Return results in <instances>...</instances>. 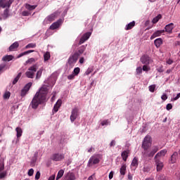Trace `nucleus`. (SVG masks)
<instances>
[{
	"label": "nucleus",
	"mask_w": 180,
	"mask_h": 180,
	"mask_svg": "<svg viewBox=\"0 0 180 180\" xmlns=\"http://www.w3.org/2000/svg\"><path fill=\"white\" fill-rule=\"evenodd\" d=\"M47 94H49V89L46 86L41 87L35 95L34 96L30 106L32 109H37L39 105H43L47 102Z\"/></svg>",
	"instance_id": "obj_1"
},
{
	"label": "nucleus",
	"mask_w": 180,
	"mask_h": 180,
	"mask_svg": "<svg viewBox=\"0 0 180 180\" xmlns=\"http://www.w3.org/2000/svg\"><path fill=\"white\" fill-rule=\"evenodd\" d=\"M78 58H79V53L78 52H75L74 54L71 55L68 60V64L70 67H74L78 61Z\"/></svg>",
	"instance_id": "obj_2"
},
{
	"label": "nucleus",
	"mask_w": 180,
	"mask_h": 180,
	"mask_svg": "<svg viewBox=\"0 0 180 180\" xmlns=\"http://www.w3.org/2000/svg\"><path fill=\"white\" fill-rule=\"evenodd\" d=\"M37 71V65H34L28 68V71L25 72L27 78H34V73Z\"/></svg>",
	"instance_id": "obj_3"
},
{
	"label": "nucleus",
	"mask_w": 180,
	"mask_h": 180,
	"mask_svg": "<svg viewBox=\"0 0 180 180\" xmlns=\"http://www.w3.org/2000/svg\"><path fill=\"white\" fill-rule=\"evenodd\" d=\"M140 61L142 63V64L149 65V64H151V63H153V59H151V58L149 57L148 55H143L141 57Z\"/></svg>",
	"instance_id": "obj_4"
},
{
	"label": "nucleus",
	"mask_w": 180,
	"mask_h": 180,
	"mask_svg": "<svg viewBox=\"0 0 180 180\" xmlns=\"http://www.w3.org/2000/svg\"><path fill=\"white\" fill-rule=\"evenodd\" d=\"M12 4H13V0H0V8H11Z\"/></svg>",
	"instance_id": "obj_5"
},
{
	"label": "nucleus",
	"mask_w": 180,
	"mask_h": 180,
	"mask_svg": "<svg viewBox=\"0 0 180 180\" xmlns=\"http://www.w3.org/2000/svg\"><path fill=\"white\" fill-rule=\"evenodd\" d=\"M92 34L91 32H86L84 34L82 35V37L80 38V40L79 41V46H81V44H84L89 37H91V35Z\"/></svg>",
	"instance_id": "obj_6"
},
{
	"label": "nucleus",
	"mask_w": 180,
	"mask_h": 180,
	"mask_svg": "<svg viewBox=\"0 0 180 180\" xmlns=\"http://www.w3.org/2000/svg\"><path fill=\"white\" fill-rule=\"evenodd\" d=\"M99 158L95 157V156H91L88 162V167H92V165H95L96 164H99L100 162Z\"/></svg>",
	"instance_id": "obj_7"
},
{
	"label": "nucleus",
	"mask_w": 180,
	"mask_h": 180,
	"mask_svg": "<svg viewBox=\"0 0 180 180\" xmlns=\"http://www.w3.org/2000/svg\"><path fill=\"white\" fill-rule=\"evenodd\" d=\"M32 82H29L28 84H27L24 86V88L21 90L20 96H26V94H27V92H29V90L30 89V88H32Z\"/></svg>",
	"instance_id": "obj_8"
},
{
	"label": "nucleus",
	"mask_w": 180,
	"mask_h": 180,
	"mask_svg": "<svg viewBox=\"0 0 180 180\" xmlns=\"http://www.w3.org/2000/svg\"><path fill=\"white\" fill-rule=\"evenodd\" d=\"M51 159L53 161H61V160H64V154L63 153H54L52 155Z\"/></svg>",
	"instance_id": "obj_9"
},
{
	"label": "nucleus",
	"mask_w": 180,
	"mask_h": 180,
	"mask_svg": "<svg viewBox=\"0 0 180 180\" xmlns=\"http://www.w3.org/2000/svg\"><path fill=\"white\" fill-rule=\"evenodd\" d=\"M78 112H79V110L77 108H74L72 110V113L70 115V120L72 122H75V120L77 119V117H78Z\"/></svg>",
	"instance_id": "obj_10"
},
{
	"label": "nucleus",
	"mask_w": 180,
	"mask_h": 180,
	"mask_svg": "<svg viewBox=\"0 0 180 180\" xmlns=\"http://www.w3.org/2000/svg\"><path fill=\"white\" fill-rule=\"evenodd\" d=\"M162 33H165V30H158L155 32L150 37V40H153L155 37H160Z\"/></svg>",
	"instance_id": "obj_11"
},
{
	"label": "nucleus",
	"mask_w": 180,
	"mask_h": 180,
	"mask_svg": "<svg viewBox=\"0 0 180 180\" xmlns=\"http://www.w3.org/2000/svg\"><path fill=\"white\" fill-rule=\"evenodd\" d=\"M129 154H130V150L127 149L126 150H123L121 153V157L123 160V161H124V162H126V161H127V158H129Z\"/></svg>",
	"instance_id": "obj_12"
},
{
	"label": "nucleus",
	"mask_w": 180,
	"mask_h": 180,
	"mask_svg": "<svg viewBox=\"0 0 180 180\" xmlns=\"http://www.w3.org/2000/svg\"><path fill=\"white\" fill-rule=\"evenodd\" d=\"M167 149H163V150H160L155 155V160H158V158H160V157H165V155L167 154Z\"/></svg>",
	"instance_id": "obj_13"
},
{
	"label": "nucleus",
	"mask_w": 180,
	"mask_h": 180,
	"mask_svg": "<svg viewBox=\"0 0 180 180\" xmlns=\"http://www.w3.org/2000/svg\"><path fill=\"white\" fill-rule=\"evenodd\" d=\"M155 161L157 167V171H161V169H162L164 167V163L160 162V159H155Z\"/></svg>",
	"instance_id": "obj_14"
},
{
	"label": "nucleus",
	"mask_w": 180,
	"mask_h": 180,
	"mask_svg": "<svg viewBox=\"0 0 180 180\" xmlns=\"http://www.w3.org/2000/svg\"><path fill=\"white\" fill-rule=\"evenodd\" d=\"M56 19H57V13H52L46 18V20L47 22H54V20H56Z\"/></svg>",
	"instance_id": "obj_15"
},
{
	"label": "nucleus",
	"mask_w": 180,
	"mask_h": 180,
	"mask_svg": "<svg viewBox=\"0 0 180 180\" xmlns=\"http://www.w3.org/2000/svg\"><path fill=\"white\" fill-rule=\"evenodd\" d=\"M18 47H19V42L15 41L9 46L8 51H15V50H18Z\"/></svg>",
	"instance_id": "obj_16"
},
{
	"label": "nucleus",
	"mask_w": 180,
	"mask_h": 180,
	"mask_svg": "<svg viewBox=\"0 0 180 180\" xmlns=\"http://www.w3.org/2000/svg\"><path fill=\"white\" fill-rule=\"evenodd\" d=\"M165 32H167V33H172V30H174V23L171 22L168 25H167L165 27Z\"/></svg>",
	"instance_id": "obj_17"
},
{
	"label": "nucleus",
	"mask_w": 180,
	"mask_h": 180,
	"mask_svg": "<svg viewBox=\"0 0 180 180\" xmlns=\"http://www.w3.org/2000/svg\"><path fill=\"white\" fill-rule=\"evenodd\" d=\"M62 103L63 101L61 99H58L53 107V110L55 112H58V109H60V108L61 107Z\"/></svg>",
	"instance_id": "obj_18"
},
{
	"label": "nucleus",
	"mask_w": 180,
	"mask_h": 180,
	"mask_svg": "<svg viewBox=\"0 0 180 180\" xmlns=\"http://www.w3.org/2000/svg\"><path fill=\"white\" fill-rule=\"evenodd\" d=\"M65 180H75V174L72 172L68 173Z\"/></svg>",
	"instance_id": "obj_19"
},
{
	"label": "nucleus",
	"mask_w": 180,
	"mask_h": 180,
	"mask_svg": "<svg viewBox=\"0 0 180 180\" xmlns=\"http://www.w3.org/2000/svg\"><path fill=\"white\" fill-rule=\"evenodd\" d=\"M135 26H136V22L132 21L126 25L125 30H131V28L134 27Z\"/></svg>",
	"instance_id": "obj_20"
},
{
	"label": "nucleus",
	"mask_w": 180,
	"mask_h": 180,
	"mask_svg": "<svg viewBox=\"0 0 180 180\" xmlns=\"http://www.w3.org/2000/svg\"><path fill=\"white\" fill-rule=\"evenodd\" d=\"M178 157V152H174L171 156V162L172 164H175L176 162V158Z\"/></svg>",
	"instance_id": "obj_21"
},
{
	"label": "nucleus",
	"mask_w": 180,
	"mask_h": 180,
	"mask_svg": "<svg viewBox=\"0 0 180 180\" xmlns=\"http://www.w3.org/2000/svg\"><path fill=\"white\" fill-rule=\"evenodd\" d=\"M59 27H60V21H57V22H53L50 26V29H51V30H56V29H58Z\"/></svg>",
	"instance_id": "obj_22"
},
{
	"label": "nucleus",
	"mask_w": 180,
	"mask_h": 180,
	"mask_svg": "<svg viewBox=\"0 0 180 180\" xmlns=\"http://www.w3.org/2000/svg\"><path fill=\"white\" fill-rule=\"evenodd\" d=\"M154 44L155 46V47H157V49H158V47H160V46H161V44H162V39L161 38H158L154 41Z\"/></svg>",
	"instance_id": "obj_23"
},
{
	"label": "nucleus",
	"mask_w": 180,
	"mask_h": 180,
	"mask_svg": "<svg viewBox=\"0 0 180 180\" xmlns=\"http://www.w3.org/2000/svg\"><path fill=\"white\" fill-rule=\"evenodd\" d=\"M150 146H151V143L149 142H146V141H143L142 143V148H143V150L145 151H147L148 150V148H150Z\"/></svg>",
	"instance_id": "obj_24"
},
{
	"label": "nucleus",
	"mask_w": 180,
	"mask_h": 180,
	"mask_svg": "<svg viewBox=\"0 0 180 180\" xmlns=\"http://www.w3.org/2000/svg\"><path fill=\"white\" fill-rule=\"evenodd\" d=\"M131 165V167H134L135 168H137V167H139V158H137L136 157L134 158Z\"/></svg>",
	"instance_id": "obj_25"
},
{
	"label": "nucleus",
	"mask_w": 180,
	"mask_h": 180,
	"mask_svg": "<svg viewBox=\"0 0 180 180\" xmlns=\"http://www.w3.org/2000/svg\"><path fill=\"white\" fill-rule=\"evenodd\" d=\"M12 60H13V56L12 55H6L2 58L3 61H12Z\"/></svg>",
	"instance_id": "obj_26"
},
{
	"label": "nucleus",
	"mask_w": 180,
	"mask_h": 180,
	"mask_svg": "<svg viewBox=\"0 0 180 180\" xmlns=\"http://www.w3.org/2000/svg\"><path fill=\"white\" fill-rule=\"evenodd\" d=\"M34 50H29V51H25V52H22L21 53H20L17 58H20V57H23V56H26L27 54H30V53H34Z\"/></svg>",
	"instance_id": "obj_27"
},
{
	"label": "nucleus",
	"mask_w": 180,
	"mask_h": 180,
	"mask_svg": "<svg viewBox=\"0 0 180 180\" xmlns=\"http://www.w3.org/2000/svg\"><path fill=\"white\" fill-rule=\"evenodd\" d=\"M15 131L17 133V138L19 139L20 137H22V134L23 133V131L22 130V128L20 127H17L15 129Z\"/></svg>",
	"instance_id": "obj_28"
},
{
	"label": "nucleus",
	"mask_w": 180,
	"mask_h": 180,
	"mask_svg": "<svg viewBox=\"0 0 180 180\" xmlns=\"http://www.w3.org/2000/svg\"><path fill=\"white\" fill-rule=\"evenodd\" d=\"M9 13V10H8V8H6V10H4V15H2V18L0 17V20H2V19H7V18L9 17V15H8Z\"/></svg>",
	"instance_id": "obj_29"
},
{
	"label": "nucleus",
	"mask_w": 180,
	"mask_h": 180,
	"mask_svg": "<svg viewBox=\"0 0 180 180\" xmlns=\"http://www.w3.org/2000/svg\"><path fill=\"white\" fill-rule=\"evenodd\" d=\"M25 8L26 9H27L28 11H34V9H36V8H37V5H34L32 6L30 4H26L25 5Z\"/></svg>",
	"instance_id": "obj_30"
},
{
	"label": "nucleus",
	"mask_w": 180,
	"mask_h": 180,
	"mask_svg": "<svg viewBox=\"0 0 180 180\" xmlns=\"http://www.w3.org/2000/svg\"><path fill=\"white\" fill-rule=\"evenodd\" d=\"M64 175V169H60L58 171L56 180L60 179V178H63V176Z\"/></svg>",
	"instance_id": "obj_31"
},
{
	"label": "nucleus",
	"mask_w": 180,
	"mask_h": 180,
	"mask_svg": "<svg viewBox=\"0 0 180 180\" xmlns=\"http://www.w3.org/2000/svg\"><path fill=\"white\" fill-rule=\"evenodd\" d=\"M51 57V56L50 55V52L46 51L44 54V61H49V60H50V58Z\"/></svg>",
	"instance_id": "obj_32"
},
{
	"label": "nucleus",
	"mask_w": 180,
	"mask_h": 180,
	"mask_svg": "<svg viewBox=\"0 0 180 180\" xmlns=\"http://www.w3.org/2000/svg\"><path fill=\"white\" fill-rule=\"evenodd\" d=\"M86 49V46H82L77 52L76 53H78V54H79V56H81V54H84V51H85V50Z\"/></svg>",
	"instance_id": "obj_33"
},
{
	"label": "nucleus",
	"mask_w": 180,
	"mask_h": 180,
	"mask_svg": "<svg viewBox=\"0 0 180 180\" xmlns=\"http://www.w3.org/2000/svg\"><path fill=\"white\" fill-rule=\"evenodd\" d=\"M21 77H22V72H19L16 76V77L13 79V84L15 85L16 83H18V81H19Z\"/></svg>",
	"instance_id": "obj_34"
},
{
	"label": "nucleus",
	"mask_w": 180,
	"mask_h": 180,
	"mask_svg": "<svg viewBox=\"0 0 180 180\" xmlns=\"http://www.w3.org/2000/svg\"><path fill=\"white\" fill-rule=\"evenodd\" d=\"M21 77H22V72H19L16 76V77L13 79V84L15 85L16 83H18V81H19Z\"/></svg>",
	"instance_id": "obj_35"
},
{
	"label": "nucleus",
	"mask_w": 180,
	"mask_h": 180,
	"mask_svg": "<svg viewBox=\"0 0 180 180\" xmlns=\"http://www.w3.org/2000/svg\"><path fill=\"white\" fill-rule=\"evenodd\" d=\"M21 77H22V72H19L16 76V77L13 79V84L15 85L16 83H18V81H19Z\"/></svg>",
	"instance_id": "obj_36"
},
{
	"label": "nucleus",
	"mask_w": 180,
	"mask_h": 180,
	"mask_svg": "<svg viewBox=\"0 0 180 180\" xmlns=\"http://www.w3.org/2000/svg\"><path fill=\"white\" fill-rule=\"evenodd\" d=\"M161 18H162V15L161 14L158 15L156 17H155L152 22L153 24L158 23V20H160V19H161Z\"/></svg>",
	"instance_id": "obj_37"
},
{
	"label": "nucleus",
	"mask_w": 180,
	"mask_h": 180,
	"mask_svg": "<svg viewBox=\"0 0 180 180\" xmlns=\"http://www.w3.org/2000/svg\"><path fill=\"white\" fill-rule=\"evenodd\" d=\"M120 172L121 174V175H126V165H123L120 169Z\"/></svg>",
	"instance_id": "obj_38"
},
{
	"label": "nucleus",
	"mask_w": 180,
	"mask_h": 180,
	"mask_svg": "<svg viewBox=\"0 0 180 180\" xmlns=\"http://www.w3.org/2000/svg\"><path fill=\"white\" fill-rule=\"evenodd\" d=\"M41 74H43V69H39L37 72L36 79H40Z\"/></svg>",
	"instance_id": "obj_39"
},
{
	"label": "nucleus",
	"mask_w": 180,
	"mask_h": 180,
	"mask_svg": "<svg viewBox=\"0 0 180 180\" xmlns=\"http://www.w3.org/2000/svg\"><path fill=\"white\" fill-rule=\"evenodd\" d=\"M155 155V153L153 152L152 150H150V152H146L144 153V155H146V157H154V155Z\"/></svg>",
	"instance_id": "obj_40"
},
{
	"label": "nucleus",
	"mask_w": 180,
	"mask_h": 180,
	"mask_svg": "<svg viewBox=\"0 0 180 180\" xmlns=\"http://www.w3.org/2000/svg\"><path fill=\"white\" fill-rule=\"evenodd\" d=\"M155 155V153L153 152L152 150H150V152H146L144 153V155H146V157H154V155Z\"/></svg>",
	"instance_id": "obj_41"
},
{
	"label": "nucleus",
	"mask_w": 180,
	"mask_h": 180,
	"mask_svg": "<svg viewBox=\"0 0 180 180\" xmlns=\"http://www.w3.org/2000/svg\"><path fill=\"white\" fill-rule=\"evenodd\" d=\"M155 155V153L153 152L152 150H150V152H146L144 153V155H146V157H154V155Z\"/></svg>",
	"instance_id": "obj_42"
},
{
	"label": "nucleus",
	"mask_w": 180,
	"mask_h": 180,
	"mask_svg": "<svg viewBox=\"0 0 180 180\" xmlns=\"http://www.w3.org/2000/svg\"><path fill=\"white\" fill-rule=\"evenodd\" d=\"M37 160V152L34 154V158H33V159L32 160V162H31V166L32 167H33V165H34L33 164H34V162H36Z\"/></svg>",
	"instance_id": "obj_43"
},
{
	"label": "nucleus",
	"mask_w": 180,
	"mask_h": 180,
	"mask_svg": "<svg viewBox=\"0 0 180 180\" xmlns=\"http://www.w3.org/2000/svg\"><path fill=\"white\" fill-rule=\"evenodd\" d=\"M81 71V69L79 68H75L72 72V73L77 76L78 74H79V72Z\"/></svg>",
	"instance_id": "obj_44"
},
{
	"label": "nucleus",
	"mask_w": 180,
	"mask_h": 180,
	"mask_svg": "<svg viewBox=\"0 0 180 180\" xmlns=\"http://www.w3.org/2000/svg\"><path fill=\"white\" fill-rule=\"evenodd\" d=\"M143 141L146 142V143H151V136L150 135L146 136L144 138Z\"/></svg>",
	"instance_id": "obj_45"
},
{
	"label": "nucleus",
	"mask_w": 180,
	"mask_h": 180,
	"mask_svg": "<svg viewBox=\"0 0 180 180\" xmlns=\"http://www.w3.org/2000/svg\"><path fill=\"white\" fill-rule=\"evenodd\" d=\"M35 47H36V44L30 43L25 46V49H34Z\"/></svg>",
	"instance_id": "obj_46"
},
{
	"label": "nucleus",
	"mask_w": 180,
	"mask_h": 180,
	"mask_svg": "<svg viewBox=\"0 0 180 180\" xmlns=\"http://www.w3.org/2000/svg\"><path fill=\"white\" fill-rule=\"evenodd\" d=\"M9 98H11V92L7 91L4 94V99H9Z\"/></svg>",
	"instance_id": "obj_47"
},
{
	"label": "nucleus",
	"mask_w": 180,
	"mask_h": 180,
	"mask_svg": "<svg viewBox=\"0 0 180 180\" xmlns=\"http://www.w3.org/2000/svg\"><path fill=\"white\" fill-rule=\"evenodd\" d=\"M149 91L150 92H154L155 91V84H152L150 86H149Z\"/></svg>",
	"instance_id": "obj_48"
},
{
	"label": "nucleus",
	"mask_w": 180,
	"mask_h": 180,
	"mask_svg": "<svg viewBox=\"0 0 180 180\" xmlns=\"http://www.w3.org/2000/svg\"><path fill=\"white\" fill-rule=\"evenodd\" d=\"M142 70H143V71L148 72V71H150V67L148 66V65H144L143 66V69Z\"/></svg>",
	"instance_id": "obj_49"
},
{
	"label": "nucleus",
	"mask_w": 180,
	"mask_h": 180,
	"mask_svg": "<svg viewBox=\"0 0 180 180\" xmlns=\"http://www.w3.org/2000/svg\"><path fill=\"white\" fill-rule=\"evenodd\" d=\"M143 72V68L141 67H139L136 68V74L139 75Z\"/></svg>",
	"instance_id": "obj_50"
},
{
	"label": "nucleus",
	"mask_w": 180,
	"mask_h": 180,
	"mask_svg": "<svg viewBox=\"0 0 180 180\" xmlns=\"http://www.w3.org/2000/svg\"><path fill=\"white\" fill-rule=\"evenodd\" d=\"M33 174H34V169H30L28 170L29 176H33Z\"/></svg>",
	"instance_id": "obj_51"
},
{
	"label": "nucleus",
	"mask_w": 180,
	"mask_h": 180,
	"mask_svg": "<svg viewBox=\"0 0 180 180\" xmlns=\"http://www.w3.org/2000/svg\"><path fill=\"white\" fill-rule=\"evenodd\" d=\"M34 61H35L34 58H31L26 61V64H32V63H34Z\"/></svg>",
	"instance_id": "obj_52"
},
{
	"label": "nucleus",
	"mask_w": 180,
	"mask_h": 180,
	"mask_svg": "<svg viewBox=\"0 0 180 180\" xmlns=\"http://www.w3.org/2000/svg\"><path fill=\"white\" fill-rule=\"evenodd\" d=\"M6 176V172L0 173V179H2Z\"/></svg>",
	"instance_id": "obj_53"
},
{
	"label": "nucleus",
	"mask_w": 180,
	"mask_h": 180,
	"mask_svg": "<svg viewBox=\"0 0 180 180\" xmlns=\"http://www.w3.org/2000/svg\"><path fill=\"white\" fill-rule=\"evenodd\" d=\"M4 168H5V166L4 163L2 162V161L0 160V172L1 171H4Z\"/></svg>",
	"instance_id": "obj_54"
},
{
	"label": "nucleus",
	"mask_w": 180,
	"mask_h": 180,
	"mask_svg": "<svg viewBox=\"0 0 180 180\" xmlns=\"http://www.w3.org/2000/svg\"><path fill=\"white\" fill-rule=\"evenodd\" d=\"M151 150L155 154L158 151V146H153Z\"/></svg>",
	"instance_id": "obj_55"
},
{
	"label": "nucleus",
	"mask_w": 180,
	"mask_h": 180,
	"mask_svg": "<svg viewBox=\"0 0 180 180\" xmlns=\"http://www.w3.org/2000/svg\"><path fill=\"white\" fill-rule=\"evenodd\" d=\"M180 98V93H179L176 97L172 98V102H174V101H178V99Z\"/></svg>",
	"instance_id": "obj_56"
},
{
	"label": "nucleus",
	"mask_w": 180,
	"mask_h": 180,
	"mask_svg": "<svg viewBox=\"0 0 180 180\" xmlns=\"http://www.w3.org/2000/svg\"><path fill=\"white\" fill-rule=\"evenodd\" d=\"M166 109L167 110H171V109H172V104L168 103L166 106Z\"/></svg>",
	"instance_id": "obj_57"
},
{
	"label": "nucleus",
	"mask_w": 180,
	"mask_h": 180,
	"mask_svg": "<svg viewBox=\"0 0 180 180\" xmlns=\"http://www.w3.org/2000/svg\"><path fill=\"white\" fill-rule=\"evenodd\" d=\"M40 172H37L36 174H35V179L38 180L40 179Z\"/></svg>",
	"instance_id": "obj_58"
},
{
	"label": "nucleus",
	"mask_w": 180,
	"mask_h": 180,
	"mask_svg": "<svg viewBox=\"0 0 180 180\" xmlns=\"http://www.w3.org/2000/svg\"><path fill=\"white\" fill-rule=\"evenodd\" d=\"M75 78V75H74V73L68 76V79H74Z\"/></svg>",
	"instance_id": "obj_59"
},
{
	"label": "nucleus",
	"mask_w": 180,
	"mask_h": 180,
	"mask_svg": "<svg viewBox=\"0 0 180 180\" xmlns=\"http://www.w3.org/2000/svg\"><path fill=\"white\" fill-rule=\"evenodd\" d=\"M29 15H30V13H29V11H22V16H29Z\"/></svg>",
	"instance_id": "obj_60"
},
{
	"label": "nucleus",
	"mask_w": 180,
	"mask_h": 180,
	"mask_svg": "<svg viewBox=\"0 0 180 180\" xmlns=\"http://www.w3.org/2000/svg\"><path fill=\"white\" fill-rule=\"evenodd\" d=\"M108 124H109V122L108 120H104L101 122V125L103 126H108Z\"/></svg>",
	"instance_id": "obj_61"
},
{
	"label": "nucleus",
	"mask_w": 180,
	"mask_h": 180,
	"mask_svg": "<svg viewBox=\"0 0 180 180\" xmlns=\"http://www.w3.org/2000/svg\"><path fill=\"white\" fill-rule=\"evenodd\" d=\"M161 99H162V101H167L168 99V96H167V94H163L161 96Z\"/></svg>",
	"instance_id": "obj_62"
},
{
	"label": "nucleus",
	"mask_w": 180,
	"mask_h": 180,
	"mask_svg": "<svg viewBox=\"0 0 180 180\" xmlns=\"http://www.w3.org/2000/svg\"><path fill=\"white\" fill-rule=\"evenodd\" d=\"M159 180H169V179L168 178H167V176H161L159 178Z\"/></svg>",
	"instance_id": "obj_63"
},
{
	"label": "nucleus",
	"mask_w": 180,
	"mask_h": 180,
	"mask_svg": "<svg viewBox=\"0 0 180 180\" xmlns=\"http://www.w3.org/2000/svg\"><path fill=\"white\" fill-rule=\"evenodd\" d=\"M113 174H114L113 172H110L109 176H108L109 179H112V178H113Z\"/></svg>",
	"instance_id": "obj_64"
}]
</instances>
